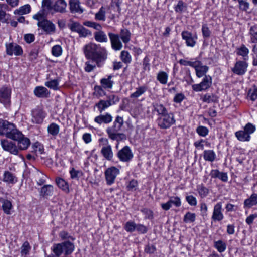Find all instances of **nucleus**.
<instances>
[{
    "label": "nucleus",
    "mask_w": 257,
    "mask_h": 257,
    "mask_svg": "<svg viewBox=\"0 0 257 257\" xmlns=\"http://www.w3.org/2000/svg\"><path fill=\"white\" fill-rule=\"evenodd\" d=\"M74 248V243L69 241L54 244L51 248L54 254L49 255L47 257H60L63 253H64L65 255H68L73 252Z\"/></svg>",
    "instance_id": "obj_3"
},
{
    "label": "nucleus",
    "mask_w": 257,
    "mask_h": 257,
    "mask_svg": "<svg viewBox=\"0 0 257 257\" xmlns=\"http://www.w3.org/2000/svg\"><path fill=\"white\" fill-rule=\"evenodd\" d=\"M44 84L46 87L56 90L58 89L59 81L57 79H54L45 82Z\"/></svg>",
    "instance_id": "obj_51"
},
{
    "label": "nucleus",
    "mask_w": 257,
    "mask_h": 257,
    "mask_svg": "<svg viewBox=\"0 0 257 257\" xmlns=\"http://www.w3.org/2000/svg\"><path fill=\"white\" fill-rule=\"evenodd\" d=\"M239 9L243 11H247L249 8V3L246 0H238Z\"/></svg>",
    "instance_id": "obj_63"
},
{
    "label": "nucleus",
    "mask_w": 257,
    "mask_h": 257,
    "mask_svg": "<svg viewBox=\"0 0 257 257\" xmlns=\"http://www.w3.org/2000/svg\"><path fill=\"white\" fill-rule=\"evenodd\" d=\"M217 97L216 96L213 94L210 95L209 94H206L203 96L202 98V101L208 103L211 102H215L217 101Z\"/></svg>",
    "instance_id": "obj_53"
},
{
    "label": "nucleus",
    "mask_w": 257,
    "mask_h": 257,
    "mask_svg": "<svg viewBox=\"0 0 257 257\" xmlns=\"http://www.w3.org/2000/svg\"><path fill=\"white\" fill-rule=\"evenodd\" d=\"M124 123L122 117L117 116L113 122V125L108 127L106 132L109 138L112 140L117 141L126 139V136L124 133H119Z\"/></svg>",
    "instance_id": "obj_2"
},
{
    "label": "nucleus",
    "mask_w": 257,
    "mask_h": 257,
    "mask_svg": "<svg viewBox=\"0 0 257 257\" xmlns=\"http://www.w3.org/2000/svg\"><path fill=\"white\" fill-rule=\"evenodd\" d=\"M100 145L102 147L101 150V153L103 156L107 160H111L113 157V154L111 146L109 144L108 140L106 138H101L99 139Z\"/></svg>",
    "instance_id": "obj_7"
},
{
    "label": "nucleus",
    "mask_w": 257,
    "mask_h": 257,
    "mask_svg": "<svg viewBox=\"0 0 257 257\" xmlns=\"http://www.w3.org/2000/svg\"><path fill=\"white\" fill-rule=\"evenodd\" d=\"M37 176L39 177L37 180V183L38 185H42L45 182V176L39 170L37 171Z\"/></svg>",
    "instance_id": "obj_64"
},
{
    "label": "nucleus",
    "mask_w": 257,
    "mask_h": 257,
    "mask_svg": "<svg viewBox=\"0 0 257 257\" xmlns=\"http://www.w3.org/2000/svg\"><path fill=\"white\" fill-rule=\"evenodd\" d=\"M113 77L112 75H109L107 77L102 78L100 81L101 86L105 89H111L114 83V81L112 80Z\"/></svg>",
    "instance_id": "obj_26"
},
{
    "label": "nucleus",
    "mask_w": 257,
    "mask_h": 257,
    "mask_svg": "<svg viewBox=\"0 0 257 257\" xmlns=\"http://www.w3.org/2000/svg\"><path fill=\"white\" fill-rule=\"evenodd\" d=\"M187 8L186 5L182 1H179L177 5L175 6L174 10L176 13H181L185 11Z\"/></svg>",
    "instance_id": "obj_54"
},
{
    "label": "nucleus",
    "mask_w": 257,
    "mask_h": 257,
    "mask_svg": "<svg viewBox=\"0 0 257 257\" xmlns=\"http://www.w3.org/2000/svg\"><path fill=\"white\" fill-rule=\"evenodd\" d=\"M42 9L44 12L52 10L53 5H52V0H42Z\"/></svg>",
    "instance_id": "obj_55"
},
{
    "label": "nucleus",
    "mask_w": 257,
    "mask_h": 257,
    "mask_svg": "<svg viewBox=\"0 0 257 257\" xmlns=\"http://www.w3.org/2000/svg\"><path fill=\"white\" fill-rule=\"evenodd\" d=\"M212 83V77L209 75H205L200 83L192 85V88L195 92L205 91L211 86Z\"/></svg>",
    "instance_id": "obj_8"
},
{
    "label": "nucleus",
    "mask_w": 257,
    "mask_h": 257,
    "mask_svg": "<svg viewBox=\"0 0 257 257\" xmlns=\"http://www.w3.org/2000/svg\"><path fill=\"white\" fill-rule=\"evenodd\" d=\"M2 180L8 184H14L17 182V178L12 173L5 171L4 172Z\"/></svg>",
    "instance_id": "obj_27"
},
{
    "label": "nucleus",
    "mask_w": 257,
    "mask_h": 257,
    "mask_svg": "<svg viewBox=\"0 0 257 257\" xmlns=\"http://www.w3.org/2000/svg\"><path fill=\"white\" fill-rule=\"evenodd\" d=\"M248 66V63L245 60L237 61L231 70L235 74L243 75L247 72Z\"/></svg>",
    "instance_id": "obj_15"
},
{
    "label": "nucleus",
    "mask_w": 257,
    "mask_h": 257,
    "mask_svg": "<svg viewBox=\"0 0 257 257\" xmlns=\"http://www.w3.org/2000/svg\"><path fill=\"white\" fill-rule=\"evenodd\" d=\"M94 92L93 95L97 98H100L106 94L103 87L101 85H95L94 87Z\"/></svg>",
    "instance_id": "obj_47"
},
{
    "label": "nucleus",
    "mask_w": 257,
    "mask_h": 257,
    "mask_svg": "<svg viewBox=\"0 0 257 257\" xmlns=\"http://www.w3.org/2000/svg\"><path fill=\"white\" fill-rule=\"evenodd\" d=\"M119 36L122 42L124 44H127L131 40V33L126 28L122 29L120 30Z\"/></svg>",
    "instance_id": "obj_35"
},
{
    "label": "nucleus",
    "mask_w": 257,
    "mask_h": 257,
    "mask_svg": "<svg viewBox=\"0 0 257 257\" xmlns=\"http://www.w3.org/2000/svg\"><path fill=\"white\" fill-rule=\"evenodd\" d=\"M157 122L158 126L162 129H167L174 124L176 120L174 115L172 112H169L166 115L158 117Z\"/></svg>",
    "instance_id": "obj_5"
},
{
    "label": "nucleus",
    "mask_w": 257,
    "mask_h": 257,
    "mask_svg": "<svg viewBox=\"0 0 257 257\" xmlns=\"http://www.w3.org/2000/svg\"><path fill=\"white\" fill-rule=\"evenodd\" d=\"M37 25L47 34H51L55 32L56 26L55 24L46 19L43 20V21L37 22Z\"/></svg>",
    "instance_id": "obj_14"
},
{
    "label": "nucleus",
    "mask_w": 257,
    "mask_h": 257,
    "mask_svg": "<svg viewBox=\"0 0 257 257\" xmlns=\"http://www.w3.org/2000/svg\"><path fill=\"white\" fill-rule=\"evenodd\" d=\"M181 36L187 46L193 47L195 46L198 38L196 33L192 34L188 31H183L181 33Z\"/></svg>",
    "instance_id": "obj_13"
},
{
    "label": "nucleus",
    "mask_w": 257,
    "mask_h": 257,
    "mask_svg": "<svg viewBox=\"0 0 257 257\" xmlns=\"http://www.w3.org/2000/svg\"><path fill=\"white\" fill-rule=\"evenodd\" d=\"M224 218V215L222 213V206L221 202L216 203L213 208V214L211 219L214 221H220Z\"/></svg>",
    "instance_id": "obj_19"
},
{
    "label": "nucleus",
    "mask_w": 257,
    "mask_h": 257,
    "mask_svg": "<svg viewBox=\"0 0 257 257\" xmlns=\"http://www.w3.org/2000/svg\"><path fill=\"white\" fill-rule=\"evenodd\" d=\"M136 224L133 221L127 222L124 226V229L127 232H132L136 230Z\"/></svg>",
    "instance_id": "obj_59"
},
{
    "label": "nucleus",
    "mask_w": 257,
    "mask_h": 257,
    "mask_svg": "<svg viewBox=\"0 0 257 257\" xmlns=\"http://www.w3.org/2000/svg\"><path fill=\"white\" fill-rule=\"evenodd\" d=\"M196 132L202 137L206 136L209 132L208 129L204 126H199L196 128Z\"/></svg>",
    "instance_id": "obj_60"
},
{
    "label": "nucleus",
    "mask_w": 257,
    "mask_h": 257,
    "mask_svg": "<svg viewBox=\"0 0 257 257\" xmlns=\"http://www.w3.org/2000/svg\"><path fill=\"white\" fill-rule=\"evenodd\" d=\"M214 247L218 252L221 253L226 250V244L224 242L220 240L214 242Z\"/></svg>",
    "instance_id": "obj_49"
},
{
    "label": "nucleus",
    "mask_w": 257,
    "mask_h": 257,
    "mask_svg": "<svg viewBox=\"0 0 257 257\" xmlns=\"http://www.w3.org/2000/svg\"><path fill=\"white\" fill-rule=\"evenodd\" d=\"M236 53L239 56L243 57L244 60L246 61L248 58L249 49L244 44L236 49Z\"/></svg>",
    "instance_id": "obj_30"
},
{
    "label": "nucleus",
    "mask_w": 257,
    "mask_h": 257,
    "mask_svg": "<svg viewBox=\"0 0 257 257\" xmlns=\"http://www.w3.org/2000/svg\"><path fill=\"white\" fill-rule=\"evenodd\" d=\"M148 89V87L146 85H143L136 88V91L130 95L131 98H138L144 94Z\"/></svg>",
    "instance_id": "obj_29"
},
{
    "label": "nucleus",
    "mask_w": 257,
    "mask_h": 257,
    "mask_svg": "<svg viewBox=\"0 0 257 257\" xmlns=\"http://www.w3.org/2000/svg\"><path fill=\"white\" fill-rule=\"evenodd\" d=\"M197 190L200 197L202 198L206 197L209 193V189L203 184L197 186Z\"/></svg>",
    "instance_id": "obj_39"
},
{
    "label": "nucleus",
    "mask_w": 257,
    "mask_h": 257,
    "mask_svg": "<svg viewBox=\"0 0 257 257\" xmlns=\"http://www.w3.org/2000/svg\"><path fill=\"white\" fill-rule=\"evenodd\" d=\"M108 36L112 49L115 51L120 50L122 48L123 45L120 39L119 35L110 32L108 33Z\"/></svg>",
    "instance_id": "obj_18"
},
{
    "label": "nucleus",
    "mask_w": 257,
    "mask_h": 257,
    "mask_svg": "<svg viewBox=\"0 0 257 257\" xmlns=\"http://www.w3.org/2000/svg\"><path fill=\"white\" fill-rule=\"evenodd\" d=\"M55 181L59 188L66 193L69 192V184L64 179L60 177H57L56 178Z\"/></svg>",
    "instance_id": "obj_33"
},
{
    "label": "nucleus",
    "mask_w": 257,
    "mask_h": 257,
    "mask_svg": "<svg viewBox=\"0 0 257 257\" xmlns=\"http://www.w3.org/2000/svg\"><path fill=\"white\" fill-rule=\"evenodd\" d=\"M19 131L14 124L6 120L0 119V135L12 139Z\"/></svg>",
    "instance_id": "obj_4"
},
{
    "label": "nucleus",
    "mask_w": 257,
    "mask_h": 257,
    "mask_svg": "<svg viewBox=\"0 0 257 257\" xmlns=\"http://www.w3.org/2000/svg\"><path fill=\"white\" fill-rule=\"evenodd\" d=\"M243 204L244 207L248 208L257 205V194L252 193L248 198L244 200Z\"/></svg>",
    "instance_id": "obj_32"
},
{
    "label": "nucleus",
    "mask_w": 257,
    "mask_h": 257,
    "mask_svg": "<svg viewBox=\"0 0 257 257\" xmlns=\"http://www.w3.org/2000/svg\"><path fill=\"white\" fill-rule=\"evenodd\" d=\"M0 201L2 203V208L5 213L10 214V210L12 208V205L9 200L0 199Z\"/></svg>",
    "instance_id": "obj_38"
},
{
    "label": "nucleus",
    "mask_w": 257,
    "mask_h": 257,
    "mask_svg": "<svg viewBox=\"0 0 257 257\" xmlns=\"http://www.w3.org/2000/svg\"><path fill=\"white\" fill-rule=\"evenodd\" d=\"M157 80L162 84H166L168 79V74L163 71H159L157 75Z\"/></svg>",
    "instance_id": "obj_41"
},
{
    "label": "nucleus",
    "mask_w": 257,
    "mask_h": 257,
    "mask_svg": "<svg viewBox=\"0 0 257 257\" xmlns=\"http://www.w3.org/2000/svg\"><path fill=\"white\" fill-rule=\"evenodd\" d=\"M107 99L106 101L109 102L110 106L115 104L120 100L119 97L114 94L108 95Z\"/></svg>",
    "instance_id": "obj_56"
},
{
    "label": "nucleus",
    "mask_w": 257,
    "mask_h": 257,
    "mask_svg": "<svg viewBox=\"0 0 257 257\" xmlns=\"http://www.w3.org/2000/svg\"><path fill=\"white\" fill-rule=\"evenodd\" d=\"M195 65L194 68L195 70L196 75L197 77L201 78L207 75L206 73L209 69V67L207 66L203 65L201 61L198 60L196 61V65Z\"/></svg>",
    "instance_id": "obj_21"
},
{
    "label": "nucleus",
    "mask_w": 257,
    "mask_h": 257,
    "mask_svg": "<svg viewBox=\"0 0 257 257\" xmlns=\"http://www.w3.org/2000/svg\"><path fill=\"white\" fill-rule=\"evenodd\" d=\"M8 9V6L7 4L0 3V21L3 23H8V18H6L8 15L4 11Z\"/></svg>",
    "instance_id": "obj_42"
},
{
    "label": "nucleus",
    "mask_w": 257,
    "mask_h": 257,
    "mask_svg": "<svg viewBox=\"0 0 257 257\" xmlns=\"http://www.w3.org/2000/svg\"><path fill=\"white\" fill-rule=\"evenodd\" d=\"M34 151L37 154H42L44 152L43 146L40 143L37 142L33 145Z\"/></svg>",
    "instance_id": "obj_57"
},
{
    "label": "nucleus",
    "mask_w": 257,
    "mask_h": 257,
    "mask_svg": "<svg viewBox=\"0 0 257 257\" xmlns=\"http://www.w3.org/2000/svg\"><path fill=\"white\" fill-rule=\"evenodd\" d=\"M54 192L53 186L51 185H45L41 188L40 192L41 196L44 197L52 196Z\"/></svg>",
    "instance_id": "obj_31"
},
{
    "label": "nucleus",
    "mask_w": 257,
    "mask_h": 257,
    "mask_svg": "<svg viewBox=\"0 0 257 257\" xmlns=\"http://www.w3.org/2000/svg\"><path fill=\"white\" fill-rule=\"evenodd\" d=\"M153 107L154 110L157 113L158 117H160L169 113L165 106L161 103H153Z\"/></svg>",
    "instance_id": "obj_28"
},
{
    "label": "nucleus",
    "mask_w": 257,
    "mask_h": 257,
    "mask_svg": "<svg viewBox=\"0 0 257 257\" xmlns=\"http://www.w3.org/2000/svg\"><path fill=\"white\" fill-rule=\"evenodd\" d=\"M172 205H174L176 207H180L181 205L180 198L178 196L170 197L167 202L162 203L161 205L163 210L167 211L171 208Z\"/></svg>",
    "instance_id": "obj_20"
},
{
    "label": "nucleus",
    "mask_w": 257,
    "mask_h": 257,
    "mask_svg": "<svg viewBox=\"0 0 257 257\" xmlns=\"http://www.w3.org/2000/svg\"><path fill=\"white\" fill-rule=\"evenodd\" d=\"M248 97L252 101H254L257 99V86L253 85L248 92Z\"/></svg>",
    "instance_id": "obj_48"
},
{
    "label": "nucleus",
    "mask_w": 257,
    "mask_h": 257,
    "mask_svg": "<svg viewBox=\"0 0 257 257\" xmlns=\"http://www.w3.org/2000/svg\"><path fill=\"white\" fill-rule=\"evenodd\" d=\"M11 89L7 86H2L0 88V102L5 107L10 106L11 100Z\"/></svg>",
    "instance_id": "obj_10"
},
{
    "label": "nucleus",
    "mask_w": 257,
    "mask_h": 257,
    "mask_svg": "<svg viewBox=\"0 0 257 257\" xmlns=\"http://www.w3.org/2000/svg\"><path fill=\"white\" fill-rule=\"evenodd\" d=\"M120 173L119 169L115 167H111L107 168L105 171V177L106 184L108 185L113 184L118 175Z\"/></svg>",
    "instance_id": "obj_9"
},
{
    "label": "nucleus",
    "mask_w": 257,
    "mask_h": 257,
    "mask_svg": "<svg viewBox=\"0 0 257 257\" xmlns=\"http://www.w3.org/2000/svg\"><path fill=\"white\" fill-rule=\"evenodd\" d=\"M31 11V7L29 4L25 5L23 6L20 7L19 9H16L14 13L15 15H24L28 14Z\"/></svg>",
    "instance_id": "obj_37"
},
{
    "label": "nucleus",
    "mask_w": 257,
    "mask_h": 257,
    "mask_svg": "<svg viewBox=\"0 0 257 257\" xmlns=\"http://www.w3.org/2000/svg\"><path fill=\"white\" fill-rule=\"evenodd\" d=\"M35 95L38 98H47L50 96V91L43 86H37L34 90Z\"/></svg>",
    "instance_id": "obj_25"
},
{
    "label": "nucleus",
    "mask_w": 257,
    "mask_h": 257,
    "mask_svg": "<svg viewBox=\"0 0 257 257\" xmlns=\"http://www.w3.org/2000/svg\"><path fill=\"white\" fill-rule=\"evenodd\" d=\"M94 37L95 40L98 42L106 43L108 41L106 34L102 30L95 32L94 33Z\"/></svg>",
    "instance_id": "obj_34"
},
{
    "label": "nucleus",
    "mask_w": 257,
    "mask_h": 257,
    "mask_svg": "<svg viewBox=\"0 0 257 257\" xmlns=\"http://www.w3.org/2000/svg\"><path fill=\"white\" fill-rule=\"evenodd\" d=\"M69 9L71 13L82 14L84 12L83 9L80 6L79 0H70L69 1Z\"/></svg>",
    "instance_id": "obj_23"
},
{
    "label": "nucleus",
    "mask_w": 257,
    "mask_h": 257,
    "mask_svg": "<svg viewBox=\"0 0 257 257\" xmlns=\"http://www.w3.org/2000/svg\"><path fill=\"white\" fill-rule=\"evenodd\" d=\"M46 116V113L43 109L36 108L31 111V121L33 123L41 124Z\"/></svg>",
    "instance_id": "obj_11"
},
{
    "label": "nucleus",
    "mask_w": 257,
    "mask_h": 257,
    "mask_svg": "<svg viewBox=\"0 0 257 257\" xmlns=\"http://www.w3.org/2000/svg\"><path fill=\"white\" fill-rule=\"evenodd\" d=\"M62 53V49L60 45H56L52 48V53L55 57L60 56Z\"/></svg>",
    "instance_id": "obj_58"
},
{
    "label": "nucleus",
    "mask_w": 257,
    "mask_h": 257,
    "mask_svg": "<svg viewBox=\"0 0 257 257\" xmlns=\"http://www.w3.org/2000/svg\"><path fill=\"white\" fill-rule=\"evenodd\" d=\"M83 51L86 58L95 62L98 67H101L107 58L108 52L106 49L100 44L89 43L84 46Z\"/></svg>",
    "instance_id": "obj_1"
},
{
    "label": "nucleus",
    "mask_w": 257,
    "mask_h": 257,
    "mask_svg": "<svg viewBox=\"0 0 257 257\" xmlns=\"http://www.w3.org/2000/svg\"><path fill=\"white\" fill-rule=\"evenodd\" d=\"M196 219V214L194 213L187 212L184 216L183 221L185 223H192Z\"/></svg>",
    "instance_id": "obj_50"
},
{
    "label": "nucleus",
    "mask_w": 257,
    "mask_h": 257,
    "mask_svg": "<svg viewBox=\"0 0 257 257\" xmlns=\"http://www.w3.org/2000/svg\"><path fill=\"white\" fill-rule=\"evenodd\" d=\"M1 145L4 150L13 155H17L18 148L14 142L7 139H2L1 141Z\"/></svg>",
    "instance_id": "obj_17"
},
{
    "label": "nucleus",
    "mask_w": 257,
    "mask_h": 257,
    "mask_svg": "<svg viewBox=\"0 0 257 257\" xmlns=\"http://www.w3.org/2000/svg\"><path fill=\"white\" fill-rule=\"evenodd\" d=\"M6 52L9 56H20L23 54V49L22 47L16 43H6L5 44Z\"/></svg>",
    "instance_id": "obj_12"
},
{
    "label": "nucleus",
    "mask_w": 257,
    "mask_h": 257,
    "mask_svg": "<svg viewBox=\"0 0 257 257\" xmlns=\"http://www.w3.org/2000/svg\"><path fill=\"white\" fill-rule=\"evenodd\" d=\"M95 106L98 108V110L100 113L102 112L110 106V104L106 100H100Z\"/></svg>",
    "instance_id": "obj_46"
},
{
    "label": "nucleus",
    "mask_w": 257,
    "mask_h": 257,
    "mask_svg": "<svg viewBox=\"0 0 257 257\" xmlns=\"http://www.w3.org/2000/svg\"><path fill=\"white\" fill-rule=\"evenodd\" d=\"M82 25L77 22H73L72 23L69 24L68 27L72 32L78 33L80 30Z\"/></svg>",
    "instance_id": "obj_61"
},
{
    "label": "nucleus",
    "mask_w": 257,
    "mask_h": 257,
    "mask_svg": "<svg viewBox=\"0 0 257 257\" xmlns=\"http://www.w3.org/2000/svg\"><path fill=\"white\" fill-rule=\"evenodd\" d=\"M117 156L121 161L127 162L133 158V154L130 148L125 146L118 152Z\"/></svg>",
    "instance_id": "obj_16"
},
{
    "label": "nucleus",
    "mask_w": 257,
    "mask_h": 257,
    "mask_svg": "<svg viewBox=\"0 0 257 257\" xmlns=\"http://www.w3.org/2000/svg\"><path fill=\"white\" fill-rule=\"evenodd\" d=\"M12 140L16 141L17 143L16 146L18 148V153L19 151L26 150L30 145L29 139L26 137L20 131L15 134Z\"/></svg>",
    "instance_id": "obj_6"
},
{
    "label": "nucleus",
    "mask_w": 257,
    "mask_h": 257,
    "mask_svg": "<svg viewBox=\"0 0 257 257\" xmlns=\"http://www.w3.org/2000/svg\"><path fill=\"white\" fill-rule=\"evenodd\" d=\"M120 58L122 62L125 64L130 63L132 61V57L126 51H122L120 54Z\"/></svg>",
    "instance_id": "obj_52"
},
{
    "label": "nucleus",
    "mask_w": 257,
    "mask_h": 257,
    "mask_svg": "<svg viewBox=\"0 0 257 257\" xmlns=\"http://www.w3.org/2000/svg\"><path fill=\"white\" fill-rule=\"evenodd\" d=\"M203 158L205 161L213 162L216 158V154L211 150H205L203 152Z\"/></svg>",
    "instance_id": "obj_40"
},
{
    "label": "nucleus",
    "mask_w": 257,
    "mask_h": 257,
    "mask_svg": "<svg viewBox=\"0 0 257 257\" xmlns=\"http://www.w3.org/2000/svg\"><path fill=\"white\" fill-rule=\"evenodd\" d=\"M106 8L102 6L98 12L95 15V19L97 20L105 21L106 20Z\"/></svg>",
    "instance_id": "obj_43"
},
{
    "label": "nucleus",
    "mask_w": 257,
    "mask_h": 257,
    "mask_svg": "<svg viewBox=\"0 0 257 257\" xmlns=\"http://www.w3.org/2000/svg\"><path fill=\"white\" fill-rule=\"evenodd\" d=\"M29 243L27 241H25L21 247V253L22 256L27 255L30 249Z\"/></svg>",
    "instance_id": "obj_62"
},
{
    "label": "nucleus",
    "mask_w": 257,
    "mask_h": 257,
    "mask_svg": "<svg viewBox=\"0 0 257 257\" xmlns=\"http://www.w3.org/2000/svg\"><path fill=\"white\" fill-rule=\"evenodd\" d=\"M59 126L55 123H52L47 127V131L48 133L54 136L57 135L59 132Z\"/></svg>",
    "instance_id": "obj_44"
},
{
    "label": "nucleus",
    "mask_w": 257,
    "mask_h": 257,
    "mask_svg": "<svg viewBox=\"0 0 257 257\" xmlns=\"http://www.w3.org/2000/svg\"><path fill=\"white\" fill-rule=\"evenodd\" d=\"M235 137L240 141H249L250 136L248 135L244 130H240L235 132Z\"/></svg>",
    "instance_id": "obj_36"
},
{
    "label": "nucleus",
    "mask_w": 257,
    "mask_h": 257,
    "mask_svg": "<svg viewBox=\"0 0 257 257\" xmlns=\"http://www.w3.org/2000/svg\"><path fill=\"white\" fill-rule=\"evenodd\" d=\"M249 33L250 35L251 43H257V25H254L250 27Z\"/></svg>",
    "instance_id": "obj_45"
},
{
    "label": "nucleus",
    "mask_w": 257,
    "mask_h": 257,
    "mask_svg": "<svg viewBox=\"0 0 257 257\" xmlns=\"http://www.w3.org/2000/svg\"><path fill=\"white\" fill-rule=\"evenodd\" d=\"M112 116L108 113L100 114L94 118V121L99 125L102 123L108 124L112 121Z\"/></svg>",
    "instance_id": "obj_24"
},
{
    "label": "nucleus",
    "mask_w": 257,
    "mask_h": 257,
    "mask_svg": "<svg viewBox=\"0 0 257 257\" xmlns=\"http://www.w3.org/2000/svg\"><path fill=\"white\" fill-rule=\"evenodd\" d=\"M67 4L65 0H55L53 5V10L57 13H65L67 12Z\"/></svg>",
    "instance_id": "obj_22"
}]
</instances>
